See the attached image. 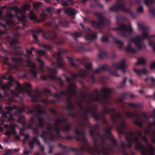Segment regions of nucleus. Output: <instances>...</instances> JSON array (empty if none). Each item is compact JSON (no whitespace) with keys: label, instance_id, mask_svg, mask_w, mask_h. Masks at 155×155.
Returning a JSON list of instances; mask_svg holds the SVG:
<instances>
[{"label":"nucleus","instance_id":"1","mask_svg":"<svg viewBox=\"0 0 155 155\" xmlns=\"http://www.w3.org/2000/svg\"><path fill=\"white\" fill-rule=\"evenodd\" d=\"M137 25L138 28L142 31V33L141 35H137L136 37L133 39H130L131 37L130 33L132 32L135 34L136 33L133 31L130 23H129V27L122 24L118 28V30L120 32L119 35L121 36L129 39V42L125 49V50L127 51L133 53H136L137 50L132 47L131 43L134 42L137 48L140 49L144 47V45L141 44L142 41L146 39L149 41V45L152 47L153 50L155 53V41H152V38L155 37V35H150L148 34V28L144 25H140L139 23H137Z\"/></svg>","mask_w":155,"mask_h":155},{"label":"nucleus","instance_id":"2","mask_svg":"<svg viewBox=\"0 0 155 155\" xmlns=\"http://www.w3.org/2000/svg\"><path fill=\"white\" fill-rule=\"evenodd\" d=\"M125 135L128 147H131L132 143H134L136 144V149L140 150L142 155H154L153 151L154 149L150 144L147 143L148 149L149 150V152L148 153L147 151V147L144 146H143L140 143V138L145 142H147L146 137L142 136L141 131H139L137 134L130 130L129 133H126Z\"/></svg>","mask_w":155,"mask_h":155},{"label":"nucleus","instance_id":"3","mask_svg":"<svg viewBox=\"0 0 155 155\" xmlns=\"http://www.w3.org/2000/svg\"><path fill=\"white\" fill-rule=\"evenodd\" d=\"M66 120L64 118L57 119L55 120V124L53 126H48L47 130L44 131L40 135L45 142L49 144L51 141H53L55 137H60V127H61L62 122H66Z\"/></svg>","mask_w":155,"mask_h":155},{"label":"nucleus","instance_id":"4","mask_svg":"<svg viewBox=\"0 0 155 155\" xmlns=\"http://www.w3.org/2000/svg\"><path fill=\"white\" fill-rule=\"evenodd\" d=\"M29 8V5L27 4L24 5L23 7L21 8L16 7H11L7 9L6 15L2 18V20H5L6 22L5 24H3L0 22V25L2 26L3 27L5 28L7 26V25H15V23L12 19L14 15L12 13V10L15 12V16L17 17L19 21H24L26 18L25 16L23 15H22L21 16L19 17L17 15V14L19 13L20 14L22 15V14L25 13V11L28 9Z\"/></svg>","mask_w":155,"mask_h":155},{"label":"nucleus","instance_id":"5","mask_svg":"<svg viewBox=\"0 0 155 155\" xmlns=\"http://www.w3.org/2000/svg\"><path fill=\"white\" fill-rule=\"evenodd\" d=\"M26 52L27 55L25 54L23 55V56L25 57L24 59H23L21 58H12L11 59L16 64H21L24 66H28L31 67L30 72L24 75L23 76L24 77H25L28 79H30L31 78H36L37 73L35 69V65L30 60L29 56L30 54L33 55L32 50L30 49H27Z\"/></svg>","mask_w":155,"mask_h":155},{"label":"nucleus","instance_id":"6","mask_svg":"<svg viewBox=\"0 0 155 155\" xmlns=\"http://www.w3.org/2000/svg\"><path fill=\"white\" fill-rule=\"evenodd\" d=\"M66 81L69 83V84L68 87V90L66 94L69 96H71L76 94L75 90L76 88V85L73 83L72 79H75L78 76H79L82 78L88 76L93 81H94V78L93 76H90L87 73V70H81L80 71V74L76 75L74 74H72L71 75L72 79L68 78L66 75L65 74L63 75Z\"/></svg>","mask_w":155,"mask_h":155},{"label":"nucleus","instance_id":"7","mask_svg":"<svg viewBox=\"0 0 155 155\" xmlns=\"http://www.w3.org/2000/svg\"><path fill=\"white\" fill-rule=\"evenodd\" d=\"M114 114H112L111 115V119L113 123H116L118 120H119L120 123V125L118 126L117 129L119 133H123L124 132V130L127 129V125L125 122L123 120L122 116L121 114H117L115 111L114 108H112L111 109H107L104 108V111L102 114H103L104 113H108L109 112H111L113 113V112Z\"/></svg>","mask_w":155,"mask_h":155},{"label":"nucleus","instance_id":"8","mask_svg":"<svg viewBox=\"0 0 155 155\" xmlns=\"http://www.w3.org/2000/svg\"><path fill=\"white\" fill-rule=\"evenodd\" d=\"M111 91V89L107 88H103L101 90V94H99L97 89L95 91L94 94L91 95L89 97V99L87 101V103L89 104L90 101H98L101 102V100L107 98L109 94Z\"/></svg>","mask_w":155,"mask_h":155},{"label":"nucleus","instance_id":"9","mask_svg":"<svg viewBox=\"0 0 155 155\" xmlns=\"http://www.w3.org/2000/svg\"><path fill=\"white\" fill-rule=\"evenodd\" d=\"M75 133L76 134V139L77 141L81 142L84 144L80 150L77 149L78 152H81L82 150H85L89 151L90 148L88 147L87 138L85 137V133L84 131L80 132L77 128L75 130Z\"/></svg>","mask_w":155,"mask_h":155},{"label":"nucleus","instance_id":"10","mask_svg":"<svg viewBox=\"0 0 155 155\" xmlns=\"http://www.w3.org/2000/svg\"><path fill=\"white\" fill-rule=\"evenodd\" d=\"M124 114L126 116L128 117H131L134 116L137 119V120L135 121L134 123L136 125L139 127L142 126L143 119H146L148 118L147 115L145 113L136 114L133 112H126L125 110H124Z\"/></svg>","mask_w":155,"mask_h":155},{"label":"nucleus","instance_id":"11","mask_svg":"<svg viewBox=\"0 0 155 155\" xmlns=\"http://www.w3.org/2000/svg\"><path fill=\"white\" fill-rule=\"evenodd\" d=\"M94 14L98 18L100 22H92V25L93 27L99 29H102L104 28L105 24L110 22V21L105 19L101 13L95 12Z\"/></svg>","mask_w":155,"mask_h":155},{"label":"nucleus","instance_id":"12","mask_svg":"<svg viewBox=\"0 0 155 155\" xmlns=\"http://www.w3.org/2000/svg\"><path fill=\"white\" fill-rule=\"evenodd\" d=\"M119 2L109 8V10L111 11H116L118 10L123 9L124 11L129 12L133 17V14L129 9L124 7L123 2L122 0H117Z\"/></svg>","mask_w":155,"mask_h":155},{"label":"nucleus","instance_id":"13","mask_svg":"<svg viewBox=\"0 0 155 155\" xmlns=\"http://www.w3.org/2000/svg\"><path fill=\"white\" fill-rule=\"evenodd\" d=\"M24 85L25 86L19 83H17V86L15 90V91H12V95L15 97H18V92H22L26 91L25 87L29 88H30L31 86V85L30 84L27 83H24Z\"/></svg>","mask_w":155,"mask_h":155},{"label":"nucleus","instance_id":"14","mask_svg":"<svg viewBox=\"0 0 155 155\" xmlns=\"http://www.w3.org/2000/svg\"><path fill=\"white\" fill-rule=\"evenodd\" d=\"M44 112L43 107L40 105H37L33 110H30L29 113L31 114L32 116V118H31V121L34 120L35 116L34 114H40Z\"/></svg>","mask_w":155,"mask_h":155},{"label":"nucleus","instance_id":"15","mask_svg":"<svg viewBox=\"0 0 155 155\" xmlns=\"http://www.w3.org/2000/svg\"><path fill=\"white\" fill-rule=\"evenodd\" d=\"M94 109L91 108V106L89 105L87 108H84L83 110L84 112L83 115L86 116L90 113H92V115L93 118L96 120H99L101 119V117L99 115L96 113H92L93 111H94Z\"/></svg>","mask_w":155,"mask_h":155},{"label":"nucleus","instance_id":"16","mask_svg":"<svg viewBox=\"0 0 155 155\" xmlns=\"http://www.w3.org/2000/svg\"><path fill=\"white\" fill-rule=\"evenodd\" d=\"M113 67L117 70H121L123 73L126 72L125 70L126 68V65L125 64V61L122 60L119 63H115L113 64Z\"/></svg>","mask_w":155,"mask_h":155},{"label":"nucleus","instance_id":"17","mask_svg":"<svg viewBox=\"0 0 155 155\" xmlns=\"http://www.w3.org/2000/svg\"><path fill=\"white\" fill-rule=\"evenodd\" d=\"M153 127L154 128V130L153 132H150L148 129H145L144 133L146 134H150L153 137L152 140V142L155 143V121L150 123L147 126L148 129H150Z\"/></svg>","mask_w":155,"mask_h":155},{"label":"nucleus","instance_id":"18","mask_svg":"<svg viewBox=\"0 0 155 155\" xmlns=\"http://www.w3.org/2000/svg\"><path fill=\"white\" fill-rule=\"evenodd\" d=\"M35 143H36L39 146L41 150L43 153H44V150L45 149L44 147L41 144L40 142L38 139V138L36 137H33L32 140L29 142L28 143L29 146L31 149L34 148V144Z\"/></svg>","mask_w":155,"mask_h":155},{"label":"nucleus","instance_id":"19","mask_svg":"<svg viewBox=\"0 0 155 155\" xmlns=\"http://www.w3.org/2000/svg\"><path fill=\"white\" fill-rule=\"evenodd\" d=\"M61 53L59 51L56 54L57 62H54L52 64L53 66L58 68H61L62 66L65 64L63 61L61 57L60 56Z\"/></svg>","mask_w":155,"mask_h":155},{"label":"nucleus","instance_id":"20","mask_svg":"<svg viewBox=\"0 0 155 155\" xmlns=\"http://www.w3.org/2000/svg\"><path fill=\"white\" fill-rule=\"evenodd\" d=\"M113 147L107 144L106 146H104V147L103 148V150L96 148L93 150L99 154H102L104 155H107V153L110 152V150Z\"/></svg>","mask_w":155,"mask_h":155},{"label":"nucleus","instance_id":"21","mask_svg":"<svg viewBox=\"0 0 155 155\" xmlns=\"http://www.w3.org/2000/svg\"><path fill=\"white\" fill-rule=\"evenodd\" d=\"M8 79L11 82L14 81H15V79L11 76H8ZM12 85V82H10L7 84L3 85L2 87V88L3 90H6L8 89L9 87Z\"/></svg>","mask_w":155,"mask_h":155},{"label":"nucleus","instance_id":"22","mask_svg":"<svg viewBox=\"0 0 155 155\" xmlns=\"http://www.w3.org/2000/svg\"><path fill=\"white\" fill-rule=\"evenodd\" d=\"M55 33L52 31H49L46 33V35H43V37L47 39H52L56 37Z\"/></svg>","mask_w":155,"mask_h":155},{"label":"nucleus","instance_id":"23","mask_svg":"<svg viewBox=\"0 0 155 155\" xmlns=\"http://www.w3.org/2000/svg\"><path fill=\"white\" fill-rule=\"evenodd\" d=\"M134 71L137 74L141 75V74H147L148 73V71L146 68L143 69H134Z\"/></svg>","mask_w":155,"mask_h":155},{"label":"nucleus","instance_id":"24","mask_svg":"<svg viewBox=\"0 0 155 155\" xmlns=\"http://www.w3.org/2000/svg\"><path fill=\"white\" fill-rule=\"evenodd\" d=\"M136 3L137 4H139L141 3L143 1L144 2L145 4L147 6H149L151 4L155 2V0H135ZM131 2V0H130Z\"/></svg>","mask_w":155,"mask_h":155},{"label":"nucleus","instance_id":"25","mask_svg":"<svg viewBox=\"0 0 155 155\" xmlns=\"http://www.w3.org/2000/svg\"><path fill=\"white\" fill-rule=\"evenodd\" d=\"M97 34L95 33L91 34L86 33L85 36V39L87 40L92 41L97 38Z\"/></svg>","mask_w":155,"mask_h":155},{"label":"nucleus","instance_id":"26","mask_svg":"<svg viewBox=\"0 0 155 155\" xmlns=\"http://www.w3.org/2000/svg\"><path fill=\"white\" fill-rule=\"evenodd\" d=\"M66 101L68 104L67 106L68 110L69 112L70 110L73 111L74 109V105L71 102L70 98L67 99Z\"/></svg>","mask_w":155,"mask_h":155},{"label":"nucleus","instance_id":"27","mask_svg":"<svg viewBox=\"0 0 155 155\" xmlns=\"http://www.w3.org/2000/svg\"><path fill=\"white\" fill-rule=\"evenodd\" d=\"M65 12L69 15H75L76 11L74 9L68 8L65 11Z\"/></svg>","mask_w":155,"mask_h":155},{"label":"nucleus","instance_id":"28","mask_svg":"<svg viewBox=\"0 0 155 155\" xmlns=\"http://www.w3.org/2000/svg\"><path fill=\"white\" fill-rule=\"evenodd\" d=\"M38 119L39 123L38 126L43 129L46 125L44 119L41 117H38Z\"/></svg>","mask_w":155,"mask_h":155},{"label":"nucleus","instance_id":"29","mask_svg":"<svg viewBox=\"0 0 155 155\" xmlns=\"http://www.w3.org/2000/svg\"><path fill=\"white\" fill-rule=\"evenodd\" d=\"M109 69L107 65L101 66L99 68H97L94 72L95 73H97L101 70L107 71Z\"/></svg>","mask_w":155,"mask_h":155},{"label":"nucleus","instance_id":"30","mask_svg":"<svg viewBox=\"0 0 155 155\" xmlns=\"http://www.w3.org/2000/svg\"><path fill=\"white\" fill-rule=\"evenodd\" d=\"M36 60L38 61L40 63V71L41 72H43L44 71L43 67L44 66L45 63L40 58H37Z\"/></svg>","mask_w":155,"mask_h":155},{"label":"nucleus","instance_id":"31","mask_svg":"<svg viewBox=\"0 0 155 155\" xmlns=\"http://www.w3.org/2000/svg\"><path fill=\"white\" fill-rule=\"evenodd\" d=\"M28 96L31 98L32 100L35 102L37 101L38 98L40 97V96L39 95H33L29 92H28Z\"/></svg>","mask_w":155,"mask_h":155},{"label":"nucleus","instance_id":"32","mask_svg":"<svg viewBox=\"0 0 155 155\" xmlns=\"http://www.w3.org/2000/svg\"><path fill=\"white\" fill-rule=\"evenodd\" d=\"M40 32V31L38 30H36L32 32V35L34 40L35 42H37L38 41V38L37 34Z\"/></svg>","mask_w":155,"mask_h":155},{"label":"nucleus","instance_id":"33","mask_svg":"<svg viewBox=\"0 0 155 155\" xmlns=\"http://www.w3.org/2000/svg\"><path fill=\"white\" fill-rule=\"evenodd\" d=\"M114 41L115 43L118 45V48L122 50L124 49L123 47V45L124 43V42H122L120 40L117 39H115Z\"/></svg>","mask_w":155,"mask_h":155},{"label":"nucleus","instance_id":"34","mask_svg":"<svg viewBox=\"0 0 155 155\" xmlns=\"http://www.w3.org/2000/svg\"><path fill=\"white\" fill-rule=\"evenodd\" d=\"M107 53L106 51H100L98 55V58L99 59H101L105 56H106Z\"/></svg>","mask_w":155,"mask_h":155},{"label":"nucleus","instance_id":"35","mask_svg":"<svg viewBox=\"0 0 155 155\" xmlns=\"http://www.w3.org/2000/svg\"><path fill=\"white\" fill-rule=\"evenodd\" d=\"M15 130L13 129L12 130H7L6 131L5 134L7 136H10L12 134H15Z\"/></svg>","mask_w":155,"mask_h":155},{"label":"nucleus","instance_id":"36","mask_svg":"<svg viewBox=\"0 0 155 155\" xmlns=\"http://www.w3.org/2000/svg\"><path fill=\"white\" fill-rule=\"evenodd\" d=\"M145 63V60L144 58H140L136 63V64L138 65L140 64H144Z\"/></svg>","mask_w":155,"mask_h":155},{"label":"nucleus","instance_id":"37","mask_svg":"<svg viewBox=\"0 0 155 155\" xmlns=\"http://www.w3.org/2000/svg\"><path fill=\"white\" fill-rule=\"evenodd\" d=\"M111 128V127L110 126H108L106 128L104 129L103 130H104L106 134L109 135L110 134H111V132L110 131Z\"/></svg>","mask_w":155,"mask_h":155},{"label":"nucleus","instance_id":"38","mask_svg":"<svg viewBox=\"0 0 155 155\" xmlns=\"http://www.w3.org/2000/svg\"><path fill=\"white\" fill-rule=\"evenodd\" d=\"M51 72L52 73V74L50 75V77L52 79H54L55 78L54 74L57 73L58 71L55 69H51Z\"/></svg>","mask_w":155,"mask_h":155},{"label":"nucleus","instance_id":"39","mask_svg":"<svg viewBox=\"0 0 155 155\" xmlns=\"http://www.w3.org/2000/svg\"><path fill=\"white\" fill-rule=\"evenodd\" d=\"M37 52L38 54L41 56H45L47 52L43 50H38Z\"/></svg>","mask_w":155,"mask_h":155},{"label":"nucleus","instance_id":"40","mask_svg":"<svg viewBox=\"0 0 155 155\" xmlns=\"http://www.w3.org/2000/svg\"><path fill=\"white\" fill-rule=\"evenodd\" d=\"M23 154L25 155H29L31 153V150H28L27 148L25 147L23 150Z\"/></svg>","mask_w":155,"mask_h":155},{"label":"nucleus","instance_id":"41","mask_svg":"<svg viewBox=\"0 0 155 155\" xmlns=\"http://www.w3.org/2000/svg\"><path fill=\"white\" fill-rule=\"evenodd\" d=\"M41 3L38 2L37 3H34L33 4L34 8L38 10V8L41 6Z\"/></svg>","mask_w":155,"mask_h":155},{"label":"nucleus","instance_id":"42","mask_svg":"<svg viewBox=\"0 0 155 155\" xmlns=\"http://www.w3.org/2000/svg\"><path fill=\"white\" fill-rule=\"evenodd\" d=\"M78 50L80 52H83L84 51H91V50L88 49L87 50L84 49V48L83 47H80L78 48Z\"/></svg>","mask_w":155,"mask_h":155},{"label":"nucleus","instance_id":"43","mask_svg":"<svg viewBox=\"0 0 155 155\" xmlns=\"http://www.w3.org/2000/svg\"><path fill=\"white\" fill-rule=\"evenodd\" d=\"M91 7L92 8H95L98 6L100 8H103V5L101 4L95 3L94 4H91Z\"/></svg>","mask_w":155,"mask_h":155},{"label":"nucleus","instance_id":"44","mask_svg":"<svg viewBox=\"0 0 155 155\" xmlns=\"http://www.w3.org/2000/svg\"><path fill=\"white\" fill-rule=\"evenodd\" d=\"M140 104H136L134 103H130L129 104V107L133 108L139 107H140Z\"/></svg>","mask_w":155,"mask_h":155},{"label":"nucleus","instance_id":"45","mask_svg":"<svg viewBox=\"0 0 155 155\" xmlns=\"http://www.w3.org/2000/svg\"><path fill=\"white\" fill-rule=\"evenodd\" d=\"M67 58L68 59L70 62L71 66L74 67L76 66V64L73 62V59L70 57H68Z\"/></svg>","mask_w":155,"mask_h":155},{"label":"nucleus","instance_id":"46","mask_svg":"<svg viewBox=\"0 0 155 155\" xmlns=\"http://www.w3.org/2000/svg\"><path fill=\"white\" fill-rule=\"evenodd\" d=\"M0 114H1L3 117L4 118L6 117L9 113L8 112H4L2 110H0Z\"/></svg>","mask_w":155,"mask_h":155},{"label":"nucleus","instance_id":"47","mask_svg":"<svg viewBox=\"0 0 155 155\" xmlns=\"http://www.w3.org/2000/svg\"><path fill=\"white\" fill-rule=\"evenodd\" d=\"M8 57H4L2 58V61L4 64L7 65H9L10 64L8 61Z\"/></svg>","mask_w":155,"mask_h":155},{"label":"nucleus","instance_id":"48","mask_svg":"<svg viewBox=\"0 0 155 155\" xmlns=\"http://www.w3.org/2000/svg\"><path fill=\"white\" fill-rule=\"evenodd\" d=\"M30 18L31 20L35 19L36 17L35 15L34 14V12L32 11H31L30 12Z\"/></svg>","mask_w":155,"mask_h":155},{"label":"nucleus","instance_id":"49","mask_svg":"<svg viewBox=\"0 0 155 155\" xmlns=\"http://www.w3.org/2000/svg\"><path fill=\"white\" fill-rule=\"evenodd\" d=\"M73 35L75 39L76 40L77 38L81 36V34L78 32H75L73 34Z\"/></svg>","mask_w":155,"mask_h":155},{"label":"nucleus","instance_id":"50","mask_svg":"<svg viewBox=\"0 0 155 155\" xmlns=\"http://www.w3.org/2000/svg\"><path fill=\"white\" fill-rule=\"evenodd\" d=\"M46 16H47L45 12H43L40 14V17L42 21H44L46 18Z\"/></svg>","mask_w":155,"mask_h":155},{"label":"nucleus","instance_id":"51","mask_svg":"<svg viewBox=\"0 0 155 155\" xmlns=\"http://www.w3.org/2000/svg\"><path fill=\"white\" fill-rule=\"evenodd\" d=\"M84 66L86 69H90L92 67V65L91 64L86 63L84 65Z\"/></svg>","mask_w":155,"mask_h":155},{"label":"nucleus","instance_id":"52","mask_svg":"<svg viewBox=\"0 0 155 155\" xmlns=\"http://www.w3.org/2000/svg\"><path fill=\"white\" fill-rule=\"evenodd\" d=\"M42 48H45L46 50H50L51 48V46L47 45H42Z\"/></svg>","mask_w":155,"mask_h":155},{"label":"nucleus","instance_id":"53","mask_svg":"<svg viewBox=\"0 0 155 155\" xmlns=\"http://www.w3.org/2000/svg\"><path fill=\"white\" fill-rule=\"evenodd\" d=\"M101 40L104 42H107L108 40V37L107 36H103L101 38Z\"/></svg>","mask_w":155,"mask_h":155},{"label":"nucleus","instance_id":"54","mask_svg":"<svg viewBox=\"0 0 155 155\" xmlns=\"http://www.w3.org/2000/svg\"><path fill=\"white\" fill-rule=\"evenodd\" d=\"M137 11L139 13H141L143 12V8L142 6L138 7L137 9Z\"/></svg>","mask_w":155,"mask_h":155},{"label":"nucleus","instance_id":"55","mask_svg":"<svg viewBox=\"0 0 155 155\" xmlns=\"http://www.w3.org/2000/svg\"><path fill=\"white\" fill-rule=\"evenodd\" d=\"M60 23L61 24L63 25L65 27H67L69 23L68 22L65 21H60Z\"/></svg>","mask_w":155,"mask_h":155},{"label":"nucleus","instance_id":"56","mask_svg":"<svg viewBox=\"0 0 155 155\" xmlns=\"http://www.w3.org/2000/svg\"><path fill=\"white\" fill-rule=\"evenodd\" d=\"M150 13L155 17V8H152L150 9Z\"/></svg>","mask_w":155,"mask_h":155},{"label":"nucleus","instance_id":"57","mask_svg":"<svg viewBox=\"0 0 155 155\" xmlns=\"http://www.w3.org/2000/svg\"><path fill=\"white\" fill-rule=\"evenodd\" d=\"M63 129L65 131H68L70 129L71 127L68 125H66Z\"/></svg>","mask_w":155,"mask_h":155},{"label":"nucleus","instance_id":"58","mask_svg":"<svg viewBox=\"0 0 155 155\" xmlns=\"http://www.w3.org/2000/svg\"><path fill=\"white\" fill-rule=\"evenodd\" d=\"M127 79V77H125L123 80L121 82V85L123 87H124L125 84V82Z\"/></svg>","mask_w":155,"mask_h":155},{"label":"nucleus","instance_id":"59","mask_svg":"<svg viewBox=\"0 0 155 155\" xmlns=\"http://www.w3.org/2000/svg\"><path fill=\"white\" fill-rule=\"evenodd\" d=\"M83 102V101H81L80 102H78V101L76 102V103L77 104L78 106H79V108L81 109H82V105L81 104V103H82Z\"/></svg>","mask_w":155,"mask_h":155},{"label":"nucleus","instance_id":"60","mask_svg":"<svg viewBox=\"0 0 155 155\" xmlns=\"http://www.w3.org/2000/svg\"><path fill=\"white\" fill-rule=\"evenodd\" d=\"M53 10V8L51 7H49L46 9V12L48 13H50Z\"/></svg>","mask_w":155,"mask_h":155},{"label":"nucleus","instance_id":"61","mask_svg":"<svg viewBox=\"0 0 155 155\" xmlns=\"http://www.w3.org/2000/svg\"><path fill=\"white\" fill-rule=\"evenodd\" d=\"M110 140L111 142L112 143L113 145H114L116 144V141L114 139L113 137H112V138H111Z\"/></svg>","mask_w":155,"mask_h":155},{"label":"nucleus","instance_id":"62","mask_svg":"<svg viewBox=\"0 0 155 155\" xmlns=\"http://www.w3.org/2000/svg\"><path fill=\"white\" fill-rule=\"evenodd\" d=\"M24 135L25 136V141H24V142L25 143V141L29 138V135L28 134H24Z\"/></svg>","mask_w":155,"mask_h":155},{"label":"nucleus","instance_id":"63","mask_svg":"<svg viewBox=\"0 0 155 155\" xmlns=\"http://www.w3.org/2000/svg\"><path fill=\"white\" fill-rule=\"evenodd\" d=\"M111 75H112L115 77H118L120 76V75H119L118 74H117V73L116 72H111Z\"/></svg>","mask_w":155,"mask_h":155},{"label":"nucleus","instance_id":"64","mask_svg":"<svg viewBox=\"0 0 155 155\" xmlns=\"http://www.w3.org/2000/svg\"><path fill=\"white\" fill-rule=\"evenodd\" d=\"M150 68H155V61L153 62L150 66Z\"/></svg>","mask_w":155,"mask_h":155}]
</instances>
